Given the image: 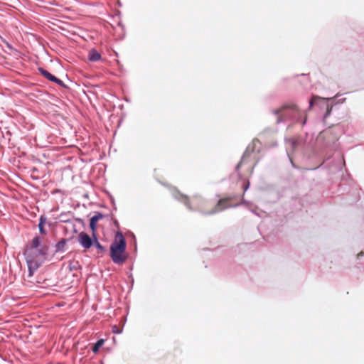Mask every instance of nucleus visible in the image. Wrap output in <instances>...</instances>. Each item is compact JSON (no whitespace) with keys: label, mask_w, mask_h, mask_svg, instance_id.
Here are the masks:
<instances>
[{"label":"nucleus","mask_w":364,"mask_h":364,"mask_svg":"<svg viewBox=\"0 0 364 364\" xmlns=\"http://www.w3.org/2000/svg\"><path fill=\"white\" fill-rule=\"evenodd\" d=\"M255 164L252 161L251 154L246 151L239 164H237L236 169L240 171L243 166L246 168L247 173L251 175L253 173V169Z\"/></svg>","instance_id":"5"},{"label":"nucleus","mask_w":364,"mask_h":364,"mask_svg":"<svg viewBox=\"0 0 364 364\" xmlns=\"http://www.w3.org/2000/svg\"><path fill=\"white\" fill-rule=\"evenodd\" d=\"M298 112L297 106L290 103L282 105L279 109H274L273 113L277 116V122L279 123L287 118L294 117Z\"/></svg>","instance_id":"3"},{"label":"nucleus","mask_w":364,"mask_h":364,"mask_svg":"<svg viewBox=\"0 0 364 364\" xmlns=\"http://www.w3.org/2000/svg\"><path fill=\"white\" fill-rule=\"evenodd\" d=\"M102 218H103V215L98 213L96 215H95L94 216H92L90 219V229L92 230V235L94 237H95L97 223Z\"/></svg>","instance_id":"8"},{"label":"nucleus","mask_w":364,"mask_h":364,"mask_svg":"<svg viewBox=\"0 0 364 364\" xmlns=\"http://www.w3.org/2000/svg\"><path fill=\"white\" fill-rule=\"evenodd\" d=\"M78 242L85 249L90 248L93 244L91 237L84 232L78 235Z\"/></svg>","instance_id":"6"},{"label":"nucleus","mask_w":364,"mask_h":364,"mask_svg":"<svg viewBox=\"0 0 364 364\" xmlns=\"http://www.w3.org/2000/svg\"><path fill=\"white\" fill-rule=\"evenodd\" d=\"M95 247L100 252H104L105 248L104 247L98 242V240L95 238V242H94Z\"/></svg>","instance_id":"13"},{"label":"nucleus","mask_w":364,"mask_h":364,"mask_svg":"<svg viewBox=\"0 0 364 364\" xmlns=\"http://www.w3.org/2000/svg\"><path fill=\"white\" fill-rule=\"evenodd\" d=\"M316 99H317V97H313V98L311 100V101H310V107H311V106L313 105V104H314V100H315Z\"/></svg>","instance_id":"16"},{"label":"nucleus","mask_w":364,"mask_h":364,"mask_svg":"<svg viewBox=\"0 0 364 364\" xmlns=\"http://www.w3.org/2000/svg\"><path fill=\"white\" fill-rule=\"evenodd\" d=\"M103 343H104L103 339H100L99 341H97L92 348V352L95 353H97L99 351V349L103 345Z\"/></svg>","instance_id":"11"},{"label":"nucleus","mask_w":364,"mask_h":364,"mask_svg":"<svg viewBox=\"0 0 364 364\" xmlns=\"http://www.w3.org/2000/svg\"><path fill=\"white\" fill-rule=\"evenodd\" d=\"M331 111V107H329L328 106V107H327V112H326V115L330 114Z\"/></svg>","instance_id":"18"},{"label":"nucleus","mask_w":364,"mask_h":364,"mask_svg":"<svg viewBox=\"0 0 364 364\" xmlns=\"http://www.w3.org/2000/svg\"><path fill=\"white\" fill-rule=\"evenodd\" d=\"M181 201L185 203V205L189 208V209H192L191 207V205H190V203H189V199L187 196H181Z\"/></svg>","instance_id":"12"},{"label":"nucleus","mask_w":364,"mask_h":364,"mask_svg":"<svg viewBox=\"0 0 364 364\" xmlns=\"http://www.w3.org/2000/svg\"><path fill=\"white\" fill-rule=\"evenodd\" d=\"M39 72L41 73V74L45 77L46 79L52 81V82H54L55 83H57L58 85H61L63 86V82L61 80L57 78L56 77H55L54 75H53L52 74H50L48 71L46 70L45 69L42 68H40L38 69Z\"/></svg>","instance_id":"7"},{"label":"nucleus","mask_w":364,"mask_h":364,"mask_svg":"<svg viewBox=\"0 0 364 364\" xmlns=\"http://www.w3.org/2000/svg\"><path fill=\"white\" fill-rule=\"evenodd\" d=\"M362 255H363V252H360V253H358L357 257H360Z\"/></svg>","instance_id":"19"},{"label":"nucleus","mask_w":364,"mask_h":364,"mask_svg":"<svg viewBox=\"0 0 364 364\" xmlns=\"http://www.w3.org/2000/svg\"><path fill=\"white\" fill-rule=\"evenodd\" d=\"M39 229H40V232L41 233H43V225L41 223H39Z\"/></svg>","instance_id":"15"},{"label":"nucleus","mask_w":364,"mask_h":364,"mask_svg":"<svg viewBox=\"0 0 364 364\" xmlns=\"http://www.w3.org/2000/svg\"><path fill=\"white\" fill-rule=\"evenodd\" d=\"M250 183L247 182V183L244 186V191H247L249 188Z\"/></svg>","instance_id":"17"},{"label":"nucleus","mask_w":364,"mask_h":364,"mask_svg":"<svg viewBox=\"0 0 364 364\" xmlns=\"http://www.w3.org/2000/svg\"><path fill=\"white\" fill-rule=\"evenodd\" d=\"M48 247L41 245L40 239L36 237L33 239L30 246H28L24 252L27 262L28 273V278L32 277L33 272L36 271L46 259Z\"/></svg>","instance_id":"1"},{"label":"nucleus","mask_w":364,"mask_h":364,"mask_svg":"<svg viewBox=\"0 0 364 364\" xmlns=\"http://www.w3.org/2000/svg\"><path fill=\"white\" fill-rule=\"evenodd\" d=\"M196 199H198V200H202V199H201L200 197H198H198H196Z\"/></svg>","instance_id":"20"},{"label":"nucleus","mask_w":364,"mask_h":364,"mask_svg":"<svg viewBox=\"0 0 364 364\" xmlns=\"http://www.w3.org/2000/svg\"><path fill=\"white\" fill-rule=\"evenodd\" d=\"M110 257L117 264H122L127 258L126 254V242L123 235L117 232L110 246Z\"/></svg>","instance_id":"2"},{"label":"nucleus","mask_w":364,"mask_h":364,"mask_svg":"<svg viewBox=\"0 0 364 364\" xmlns=\"http://www.w3.org/2000/svg\"><path fill=\"white\" fill-rule=\"evenodd\" d=\"M237 199L236 196H230L225 197L220 199L218 203L214 205V207L210 210H207L205 212V214L207 215H213L217 213L225 210V209L235 207L238 205V202H235V200Z\"/></svg>","instance_id":"4"},{"label":"nucleus","mask_w":364,"mask_h":364,"mask_svg":"<svg viewBox=\"0 0 364 364\" xmlns=\"http://www.w3.org/2000/svg\"><path fill=\"white\" fill-rule=\"evenodd\" d=\"M100 58H101V55L95 49H91L89 51L88 59L90 61L96 62V61H98L99 60H100Z\"/></svg>","instance_id":"9"},{"label":"nucleus","mask_w":364,"mask_h":364,"mask_svg":"<svg viewBox=\"0 0 364 364\" xmlns=\"http://www.w3.org/2000/svg\"><path fill=\"white\" fill-rule=\"evenodd\" d=\"M289 142L291 144V148L295 149L297 146V140L294 139H289Z\"/></svg>","instance_id":"14"},{"label":"nucleus","mask_w":364,"mask_h":364,"mask_svg":"<svg viewBox=\"0 0 364 364\" xmlns=\"http://www.w3.org/2000/svg\"><path fill=\"white\" fill-rule=\"evenodd\" d=\"M67 240L64 238L61 239L55 245L56 252H63L66 245Z\"/></svg>","instance_id":"10"}]
</instances>
